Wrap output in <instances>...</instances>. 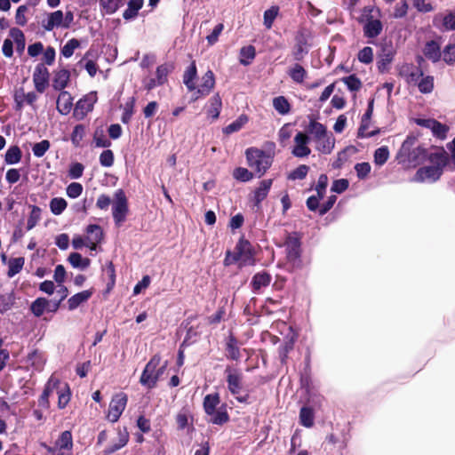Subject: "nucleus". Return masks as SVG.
<instances>
[{"instance_id":"nucleus-21","label":"nucleus","mask_w":455,"mask_h":455,"mask_svg":"<svg viewBox=\"0 0 455 455\" xmlns=\"http://www.w3.org/2000/svg\"><path fill=\"white\" fill-rule=\"evenodd\" d=\"M103 238V232L98 225H89L86 228V235L84 239L87 243V247L92 251L95 250L97 245Z\"/></svg>"},{"instance_id":"nucleus-56","label":"nucleus","mask_w":455,"mask_h":455,"mask_svg":"<svg viewBox=\"0 0 455 455\" xmlns=\"http://www.w3.org/2000/svg\"><path fill=\"white\" fill-rule=\"evenodd\" d=\"M79 46L80 42L76 38H72L62 47L61 53L64 57L70 58L74 54L75 50Z\"/></svg>"},{"instance_id":"nucleus-50","label":"nucleus","mask_w":455,"mask_h":455,"mask_svg":"<svg viewBox=\"0 0 455 455\" xmlns=\"http://www.w3.org/2000/svg\"><path fill=\"white\" fill-rule=\"evenodd\" d=\"M124 3V0H100L101 7L108 14L116 12Z\"/></svg>"},{"instance_id":"nucleus-39","label":"nucleus","mask_w":455,"mask_h":455,"mask_svg":"<svg viewBox=\"0 0 455 455\" xmlns=\"http://www.w3.org/2000/svg\"><path fill=\"white\" fill-rule=\"evenodd\" d=\"M201 95L209 94L215 85V76L212 70H208L202 77Z\"/></svg>"},{"instance_id":"nucleus-7","label":"nucleus","mask_w":455,"mask_h":455,"mask_svg":"<svg viewBox=\"0 0 455 455\" xmlns=\"http://www.w3.org/2000/svg\"><path fill=\"white\" fill-rule=\"evenodd\" d=\"M225 375L228 389L231 395H234L239 403H248L250 395L248 393L242 395L243 377L240 371L232 366H227Z\"/></svg>"},{"instance_id":"nucleus-58","label":"nucleus","mask_w":455,"mask_h":455,"mask_svg":"<svg viewBox=\"0 0 455 455\" xmlns=\"http://www.w3.org/2000/svg\"><path fill=\"white\" fill-rule=\"evenodd\" d=\"M129 440V434L125 429H119L117 433V441L114 443L111 451H117L126 445Z\"/></svg>"},{"instance_id":"nucleus-14","label":"nucleus","mask_w":455,"mask_h":455,"mask_svg":"<svg viewBox=\"0 0 455 455\" xmlns=\"http://www.w3.org/2000/svg\"><path fill=\"white\" fill-rule=\"evenodd\" d=\"M234 252L239 259V267L254 264L253 249L248 240L240 238Z\"/></svg>"},{"instance_id":"nucleus-10","label":"nucleus","mask_w":455,"mask_h":455,"mask_svg":"<svg viewBox=\"0 0 455 455\" xmlns=\"http://www.w3.org/2000/svg\"><path fill=\"white\" fill-rule=\"evenodd\" d=\"M310 32L304 27H299L295 33L294 40L295 44L292 49V56L294 60L300 61L304 59L305 55L308 52V39Z\"/></svg>"},{"instance_id":"nucleus-55","label":"nucleus","mask_w":455,"mask_h":455,"mask_svg":"<svg viewBox=\"0 0 455 455\" xmlns=\"http://www.w3.org/2000/svg\"><path fill=\"white\" fill-rule=\"evenodd\" d=\"M442 30L455 31V12L450 11L442 18Z\"/></svg>"},{"instance_id":"nucleus-47","label":"nucleus","mask_w":455,"mask_h":455,"mask_svg":"<svg viewBox=\"0 0 455 455\" xmlns=\"http://www.w3.org/2000/svg\"><path fill=\"white\" fill-rule=\"evenodd\" d=\"M374 163L376 165L381 166L387 163L389 157V150L387 146L377 148L374 152Z\"/></svg>"},{"instance_id":"nucleus-59","label":"nucleus","mask_w":455,"mask_h":455,"mask_svg":"<svg viewBox=\"0 0 455 455\" xmlns=\"http://www.w3.org/2000/svg\"><path fill=\"white\" fill-rule=\"evenodd\" d=\"M357 178L359 180H364L368 177L371 172V167L368 162L358 163L355 165Z\"/></svg>"},{"instance_id":"nucleus-51","label":"nucleus","mask_w":455,"mask_h":455,"mask_svg":"<svg viewBox=\"0 0 455 455\" xmlns=\"http://www.w3.org/2000/svg\"><path fill=\"white\" fill-rule=\"evenodd\" d=\"M24 265V259L21 257L14 258L9 260L8 263V276L12 277L22 269Z\"/></svg>"},{"instance_id":"nucleus-25","label":"nucleus","mask_w":455,"mask_h":455,"mask_svg":"<svg viewBox=\"0 0 455 455\" xmlns=\"http://www.w3.org/2000/svg\"><path fill=\"white\" fill-rule=\"evenodd\" d=\"M273 180L271 179L263 180L259 182V187L254 190L253 193V203L255 206H259L261 202L266 199L268 192L271 188Z\"/></svg>"},{"instance_id":"nucleus-38","label":"nucleus","mask_w":455,"mask_h":455,"mask_svg":"<svg viewBox=\"0 0 455 455\" xmlns=\"http://www.w3.org/2000/svg\"><path fill=\"white\" fill-rule=\"evenodd\" d=\"M256 56V49L253 45L243 46L240 49V63L247 66L251 63Z\"/></svg>"},{"instance_id":"nucleus-48","label":"nucleus","mask_w":455,"mask_h":455,"mask_svg":"<svg viewBox=\"0 0 455 455\" xmlns=\"http://www.w3.org/2000/svg\"><path fill=\"white\" fill-rule=\"evenodd\" d=\"M67 205L66 200L62 197L52 198L50 202V209L54 215L61 214L67 208Z\"/></svg>"},{"instance_id":"nucleus-17","label":"nucleus","mask_w":455,"mask_h":455,"mask_svg":"<svg viewBox=\"0 0 455 455\" xmlns=\"http://www.w3.org/2000/svg\"><path fill=\"white\" fill-rule=\"evenodd\" d=\"M442 175L443 172L438 168H435L432 165L423 166L417 170L413 180L416 182H435Z\"/></svg>"},{"instance_id":"nucleus-12","label":"nucleus","mask_w":455,"mask_h":455,"mask_svg":"<svg viewBox=\"0 0 455 455\" xmlns=\"http://www.w3.org/2000/svg\"><path fill=\"white\" fill-rule=\"evenodd\" d=\"M128 402V396L123 392L115 394L109 403L107 419L112 423L116 422L124 412Z\"/></svg>"},{"instance_id":"nucleus-4","label":"nucleus","mask_w":455,"mask_h":455,"mask_svg":"<svg viewBox=\"0 0 455 455\" xmlns=\"http://www.w3.org/2000/svg\"><path fill=\"white\" fill-rule=\"evenodd\" d=\"M301 239L299 232H286L283 245L286 254V267L289 271H294L302 267Z\"/></svg>"},{"instance_id":"nucleus-13","label":"nucleus","mask_w":455,"mask_h":455,"mask_svg":"<svg viewBox=\"0 0 455 455\" xmlns=\"http://www.w3.org/2000/svg\"><path fill=\"white\" fill-rule=\"evenodd\" d=\"M128 212V203L124 192L122 189H118L115 192L112 214L113 218L117 225L122 224L126 218Z\"/></svg>"},{"instance_id":"nucleus-57","label":"nucleus","mask_w":455,"mask_h":455,"mask_svg":"<svg viewBox=\"0 0 455 455\" xmlns=\"http://www.w3.org/2000/svg\"><path fill=\"white\" fill-rule=\"evenodd\" d=\"M357 59L363 64H370L373 61V50L370 46H365L359 51Z\"/></svg>"},{"instance_id":"nucleus-28","label":"nucleus","mask_w":455,"mask_h":455,"mask_svg":"<svg viewBox=\"0 0 455 455\" xmlns=\"http://www.w3.org/2000/svg\"><path fill=\"white\" fill-rule=\"evenodd\" d=\"M272 280L271 275L266 271L256 273L251 279V285L254 292L260 291L262 287L269 285Z\"/></svg>"},{"instance_id":"nucleus-20","label":"nucleus","mask_w":455,"mask_h":455,"mask_svg":"<svg viewBox=\"0 0 455 455\" xmlns=\"http://www.w3.org/2000/svg\"><path fill=\"white\" fill-rule=\"evenodd\" d=\"M400 74L404 77L407 84L416 86L423 76L424 72L419 67L408 64L403 67Z\"/></svg>"},{"instance_id":"nucleus-35","label":"nucleus","mask_w":455,"mask_h":455,"mask_svg":"<svg viewBox=\"0 0 455 455\" xmlns=\"http://www.w3.org/2000/svg\"><path fill=\"white\" fill-rule=\"evenodd\" d=\"M288 75L292 81L301 84L304 82L307 72L300 64L296 63L289 69Z\"/></svg>"},{"instance_id":"nucleus-22","label":"nucleus","mask_w":455,"mask_h":455,"mask_svg":"<svg viewBox=\"0 0 455 455\" xmlns=\"http://www.w3.org/2000/svg\"><path fill=\"white\" fill-rule=\"evenodd\" d=\"M222 101L220 95L217 93L212 96L209 102L205 105L206 117L211 121L216 120L220 113Z\"/></svg>"},{"instance_id":"nucleus-23","label":"nucleus","mask_w":455,"mask_h":455,"mask_svg":"<svg viewBox=\"0 0 455 455\" xmlns=\"http://www.w3.org/2000/svg\"><path fill=\"white\" fill-rule=\"evenodd\" d=\"M48 78L49 73L47 68L42 65L37 66L33 75V82L39 92H43L45 90L48 84Z\"/></svg>"},{"instance_id":"nucleus-46","label":"nucleus","mask_w":455,"mask_h":455,"mask_svg":"<svg viewBox=\"0 0 455 455\" xmlns=\"http://www.w3.org/2000/svg\"><path fill=\"white\" fill-rule=\"evenodd\" d=\"M196 62L193 61L184 74V84L189 90L196 88V84L193 82V79L196 77Z\"/></svg>"},{"instance_id":"nucleus-26","label":"nucleus","mask_w":455,"mask_h":455,"mask_svg":"<svg viewBox=\"0 0 455 455\" xmlns=\"http://www.w3.org/2000/svg\"><path fill=\"white\" fill-rule=\"evenodd\" d=\"M63 24L64 13L62 11L58 10L48 14L46 20L43 24V27L46 31H52L54 28H63Z\"/></svg>"},{"instance_id":"nucleus-45","label":"nucleus","mask_w":455,"mask_h":455,"mask_svg":"<svg viewBox=\"0 0 455 455\" xmlns=\"http://www.w3.org/2000/svg\"><path fill=\"white\" fill-rule=\"evenodd\" d=\"M340 80L351 92H358L362 88V82L355 74L342 77Z\"/></svg>"},{"instance_id":"nucleus-33","label":"nucleus","mask_w":455,"mask_h":455,"mask_svg":"<svg viewBox=\"0 0 455 455\" xmlns=\"http://www.w3.org/2000/svg\"><path fill=\"white\" fill-rule=\"evenodd\" d=\"M299 423L305 427H312L315 423V412L311 407L303 406L299 411Z\"/></svg>"},{"instance_id":"nucleus-5","label":"nucleus","mask_w":455,"mask_h":455,"mask_svg":"<svg viewBox=\"0 0 455 455\" xmlns=\"http://www.w3.org/2000/svg\"><path fill=\"white\" fill-rule=\"evenodd\" d=\"M167 368V361H162L158 355H154L146 364L140 376V382L148 388L156 387L157 381L162 379Z\"/></svg>"},{"instance_id":"nucleus-8","label":"nucleus","mask_w":455,"mask_h":455,"mask_svg":"<svg viewBox=\"0 0 455 455\" xmlns=\"http://www.w3.org/2000/svg\"><path fill=\"white\" fill-rule=\"evenodd\" d=\"M248 165L261 177L273 163V156L264 150L250 148L246 149Z\"/></svg>"},{"instance_id":"nucleus-19","label":"nucleus","mask_w":455,"mask_h":455,"mask_svg":"<svg viewBox=\"0 0 455 455\" xmlns=\"http://www.w3.org/2000/svg\"><path fill=\"white\" fill-rule=\"evenodd\" d=\"M295 146L292 149V155L297 157H305L310 155L311 149L307 147L309 142V137L302 132H299L294 137Z\"/></svg>"},{"instance_id":"nucleus-34","label":"nucleus","mask_w":455,"mask_h":455,"mask_svg":"<svg viewBox=\"0 0 455 455\" xmlns=\"http://www.w3.org/2000/svg\"><path fill=\"white\" fill-rule=\"evenodd\" d=\"M68 260L73 267L79 269H86L91 264V260L88 258H84L77 252L70 253Z\"/></svg>"},{"instance_id":"nucleus-36","label":"nucleus","mask_w":455,"mask_h":455,"mask_svg":"<svg viewBox=\"0 0 455 455\" xmlns=\"http://www.w3.org/2000/svg\"><path fill=\"white\" fill-rule=\"evenodd\" d=\"M22 152L18 146H11L4 155V161L7 164H16L20 162Z\"/></svg>"},{"instance_id":"nucleus-42","label":"nucleus","mask_w":455,"mask_h":455,"mask_svg":"<svg viewBox=\"0 0 455 455\" xmlns=\"http://www.w3.org/2000/svg\"><path fill=\"white\" fill-rule=\"evenodd\" d=\"M50 307V301L45 298H38L32 302L30 309L32 313L39 317L44 311H47V307Z\"/></svg>"},{"instance_id":"nucleus-44","label":"nucleus","mask_w":455,"mask_h":455,"mask_svg":"<svg viewBox=\"0 0 455 455\" xmlns=\"http://www.w3.org/2000/svg\"><path fill=\"white\" fill-rule=\"evenodd\" d=\"M248 122L246 115H241L236 120L227 125L223 129V132L227 135L240 131L243 126Z\"/></svg>"},{"instance_id":"nucleus-30","label":"nucleus","mask_w":455,"mask_h":455,"mask_svg":"<svg viewBox=\"0 0 455 455\" xmlns=\"http://www.w3.org/2000/svg\"><path fill=\"white\" fill-rule=\"evenodd\" d=\"M394 52L391 49L384 47L381 53L378 57L377 67L380 73H385L388 70V66L393 61Z\"/></svg>"},{"instance_id":"nucleus-3","label":"nucleus","mask_w":455,"mask_h":455,"mask_svg":"<svg viewBox=\"0 0 455 455\" xmlns=\"http://www.w3.org/2000/svg\"><path fill=\"white\" fill-rule=\"evenodd\" d=\"M53 393L58 395V407L60 409H64L70 401V388L68 383L61 382L59 379L53 376L49 379L45 388L40 396L39 405L44 408H49V396Z\"/></svg>"},{"instance_id":"nucleus-11","label":"nucleus","mask_w":455,"mask_h":455,"mask_svg":"<svg viewBox=\"0 0 455 455\" xmlns=\"http://www.w3.org/2000/svg\"><path fill=\"white\" fill-rule=\"evenodd\" d=\"M348 439L344 434L336 435L331 433L326 435L322 447L331 455H342L347 446Z\"/></svg>"},{"instance_id":"nucleus-24","label":"nucleus","mask_w":455,"mask_h":455,"mask_svg":"<svg viewBox=\"0 0 455 455\" xmlns=\"http://www.w3.org/2000/svg\"><path fill=\"white\" fill-rule=\"evenodd\" d=\"M423 54L432 62H438L442 57V51L439 43L435 40L427 41L423 48Z\"/></svg>"},{"instance_id":"nucleus-15","label":"nucleus","mask_w":455,"mask_h":455,"mask_svg":"<svg viewBox=\"0 0 455 455\" xmlns=\"http://www.w3.org/2000/svg\"><path fill=\"white\" fill-rule=\"evenodd\" d=\"M98 98L96 92H91L90 93L86 94L83 99L76 102L74 109V116L77 120L84 119L86 115L92 110Z\"/></svg>"},{"instance_id":"nucleus-54","label":"nucleus","mask_w":455,"mask_h":455,"mask_svg":"<svg viewBox=\"0 0 455 455\" xmlns=\"http://www.w3.org/2000/svg\"><path fill=\"white\" fill-rule=\"evenodd\" d=\"M233 177L236 180L246 182L253 178V173L243 167H237L233 172Z\"/></svg>"},{"instance_id":"nucleus-61","label":"nucleus","mask_w":455,"mask_h":455,"mask_svg":"<svg viewBox=\"0 0 455 455\" xmlns=\"http://www.w3.org/2000/svg\"><path fill=\"white\" fill-rule=\"evenodd\" d=\"M409 9V4L406 0H401L397 3L394 9L393 16L395 19L403 18L407 15Z\"/></svg>"},{"instance_id":"nucleus-41","label":"nucleus","mask_w":455,"mask_h":455,"mask_svg":"<svg viewBox=\"0 0 455 455\" xmlns=\"http://www.w3.org/2000/svg\"><path fill=\"white\" fill-rule=\"evenodd\" d=\"M273 107L280 115H287L291 111V104L284 96H278L273 100Z\"/></svg>"},{"instance_id":"nucleus-52","label":"nucleus","mask_w":455,"mask_h":455,"mask_svg":"<svg viewBox=\"0 0 455 455\" xmlns=\"http://www.w3.org/2000/svg\"><path fill=\"white\" fill-rule=\"evenodd\" d=\"M370 122L371 121H369V120H364V119L361 120V124H360V127H359L358 132H357L358 138H370V137H373L379 133V129H376L371 132H366V131L368 130V128L370 126Z\"/></svg>"},{"instance_id":"nucleus-37","label":"nucleus","mask_w":455,"mask_h":455,"mask_svg":"<svg viewBox=\"0 0 455 455\" xmlns=\"http://www.w3.org/2000/svg\"><path fill=\"white\" fill-rule=\"evenodd\" d=\"M419 91L423 94L431 93L435 87V78L433 76L427 75L420 78L418 84L416 85Z\"/></svg>"},{"instance_id":"nucleus-1","label":"nucleus","mask_w":455,"mask_h":455,"mask_svg":"<svg viewBox=\"0 0 455 455\" xmlns=\"http://www.w3.org/2000/svg\"><path fill=\"white\" fill-rule=\"evenodd\" d=\"M417 142V136L408 135L396 154L398 164L405 169L417 167L427 156V149L423 145H416Z\"/></svg>"},{"instance_id":"nucleus-29","label":"nucleus","mask_w":455,"mask_h":455,"mask_svg":"<svg viewBox=\"0 0 455 455\" xmlns=\"http://www.w3.org/2000/svg\"><path fill=\"white\" fill-rule=\"evenodd\" d=\"M307 132H309L310 134H312L314 136V139L317 142H320L322 140L326 138V135H327L326 127L323 124H321L314 119L310 120V122L307 127Z\"/></svg>"},{"instance_id":"nucleus-40","label":"nucleus","mask_w":455,"mask_h":455,"mask_svg":"<svg viewBox=\"0 0 455 455\" xmlns=\"http://www.w3.org/2000/svg\"><path fill=\"white\" fill-rule=\"evenodd\" d=\"M143 5V0H130L128 2V7L124 12L123 17L125 20H131L137 16L139 10L141 9Z\"/></svg>"},{"instance_id":"nucleus-49","label":"nucleus","mask_w":455,"mask_h":455,"mask_svg":"<svg viewBox=\"0 0 455 455\" xmlns=\"http://www.w3.org/2000/svg\"><path fill=\"white\" fill-rule=\"evenodd\" d=\"M432 133L435 137L444 140L447 136V132L449 131V127L446 124L440 123L437 120H435L434 124L430 127Z\"/></svg>"},{"instance_id":"nucleus-32","label":"nucleus","mask_w":455,"mask_h":455,"mask_svg":"<svg viewBox=\"0 0 455 455\" xmlns=\"http://www.w3.org/2000/svg\"><path fill=\"white\" fill-rule=\"evenodd\" d=\"M70 79V73L67 69H60L56 71L52 86L55 90H63L68 84Z\"/></svg>"},{"instance_id":"nucleus-60","label":"nucleus","mask_w":455,"mask_h":455,"mask_svg":"<svg viewBox=\"0 0 455 455\" xmlns=\"http://www.w3.org/2000/svg\"><path fill=\"white\" fill-rule=\"evenodd\" d=\"M308 171L309 167L307 165L300 164L289 174L288 178L292 180H303L306 178Z\"/></svg>"},{"instance_id":"nucleus-27","label":"nucleus","mask_w":455,"mask_h":455,"mask_svg":"<svg viewBox=\"0 0 455 455\" xmlns=\"http://www.w3.org/2000/svg\"><path fill=\"white\" fill-rule=\"evenodd\" d=\"M73 107V98L66 91L61 92L57 99V109L61 115H68Z\"/></svg>"},{"instance_id":"nucleus-64","label":"nucleus","mask_w":455,"mask_h":455,"mask_svg":"<svg viewBox=\"0 0 455 455\" xmlns=\"http://www.w3.org/2000/svg\"><path fill=\"white\" fill-rule=\"evenodd\" d=\"M171 70H172V66L171 65H167V64L159 66L157 68V69H156V80H157V84L158 85H161V84L165 83L167 75L170 73Z\"/></svg>"},{"instance_id":"nucleus-18","label":"nucleus","mask_w":455,"mask_h":455,"mask_svg":"<svg viewBox=\"0 0 455 455\" xmlns=\"http://www.w3.org/2000/svg\"><path fill=\"white\" fill-rule=\"evenodd\" d=\"M225 355L227 359L236 362L242 357L240 343L233 333H230L226 339Z\"/></svg>"},{"instance_id":"nucleus-31","label":"nucleus","mask_w":455,"mask_h":455,"mask_svg":"<svg viewBox=\"0 0 455 455\" xmlns=\"http://www.w3.org/2000/svg\"><path fill=\"white\" fill-rule=\"evenodd\" d=\"M92 295V290L83 291L78 292L72 297H70L68 300V307L69 310H74L77 307H79L82 303L87 301Z\"/></svg>"},{"instance_id":"nucleus-53","label":"nucleus","mask_w":455,"mask_h":455,"mask_svg":"<svg viewBox=\"0 0 455 455\" xmlns=\"http://www.w3.org/2000/svg\"><path fill=\"white\" fill-rule=\"evenodd\" d=\"M442 56L443 61L448 65H452L455 63V44H447L443 52Z\"/></svg>"},{"instance_id":"nucleus-63","label":"nucleus","mask_w":455,"mask_h":455,"mask_svg":"<svg viewBox=\"0 0 455 455\" xmlns=\"http://www.w3.org/2000/svg\"><path fill=\"white\" fill-rule=\"evenodd\" d=\"M294 342L292 339L286 341L279 347V356L282 363H285L288 358V354L293 349Z\"/></svg>"},{"instance_id":"nucleus-2","label":"nucleus","mask_w":455,"mask_h":455,"mask_svg":"<svg viewBox=\"0 0 455 455\" xmlns=\"http://www.w3.org/2000/svg\"><path fill=\"white\" fill-rule=\"evenodd\" d=\"M203 406L209 423L222 426L229 421L227 404L221 403L219 393L205 395Z\"/></svg>"},{"instance_id":"nucleus-43","label":"nucleus","mask_w":455,"mask_h":455,"mask_svg":"<svg viewBox=\"0 0 455 455\" xmlns=\"http://www.w3.org/2000/svg\"><path fill=\"white\" fill-rule=\"evenodd\" d=\"M279 13V7L273 5L269 9L266 10L263 14V24L267 29H270L273 27V23Z\"/></svg>"},{"instance_id":"nucleus-62","label":"nucleus","mask_w":455,"mask_h":455,"mask_svg":"<svg viewBox=\"0 0 455 455\" xmlns=\"http://www.w3.org/2000/svg\"><path fill=\"white\" fill-rule=\"evenodd\" d=\"M28 8L27 5H20L15 13V23L19 26H25L28 22L27 12Z\"/></svg>"},{"instance_id":"nucleus-9","label":"nucleus","mask_w":455,"mask_h":455,"mask_svg":"<svg viewBox=\"0 0 455 455\" xmlns=\"http://www.w3.org/2000/svg\"><path fill=\"white\" fill-rule=\"evenodd\" d=\"M73 438L70 431L62 432L53 446L44 445L52 455H73Z\"/></svg>"},{"instance_id":"nucleus-6","label":"nucleus","mask_w":455,"mask_h":455,"mask_svg":"<svg viewBox=\"0 0 455 455\" xmlns=\"http://www.w3.org/2000/svg\"><path fill=\"white\" fill-rule=\"evenodd\" d=\"M379 10L372 6H365L359 19V22L363 24V36L367 38H376L383 30V24L379 20Z\"/></svg>"},{"instance_id":"nucleus-16","label":"nucleus","mask_w":455,"mask_h":455,"mask_svg":"<svg viewBox=\"0 0 455 455\" xmlns=\"http://www.w3.org/2000/svg\"><path fill=\"white\" fill-rule=\"evenodd\" d=\"M426 159L431 164L430 165L440 169V172L443 173L444 168L450 163L449 154L444 150L443 147L435 148L434 152H427Z\"/></svg>"}]
</instances>
